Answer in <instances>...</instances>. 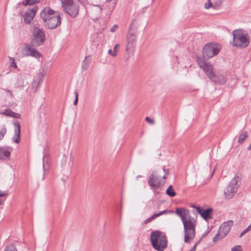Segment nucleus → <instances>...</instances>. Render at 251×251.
<instances>
[{
  "label": "nucleus",
  "instance_id": "1",
  "mask_svg": "<svg viewBox=\"0 0 251 251\" xmlns=\"http://www.w3.org/2000/svg\"><path fill=\"white\" fill-rule=\"evenodd\" d=\"M175 213L181 218L184 228V241L190 243L196 235V227L197 224V214L196 217H191L189 209L184 207H177Z\"/></svg>",
  "mask_w": 251,
  "mask_h": 251
},
{
  "label": "nucleus",
  "instance_id": "2",
  "mask_svg": "<svg viewBox=\"0 0 251 251\" xmlns=\"http://www.w3.org/2000/svg\"><path fill=\"white\" fill-rule=\"evenodd\" d=\"M40 17L43 21L45 27L48 29H55L61 24L62 18L59 12L49 6L44 7L41 11Z\"/></svg>",
  "mask_w": 251,
  "mask_h": 251
},
{
  "label": "nucleus",
  "instance_id": "3",
  "mask_svg": "<svg viewBox=\"0 0 251 251\" xmlns=\"http://www.w3.org/2000/svg\"><path fill=\"white\" fill-rule=\"evenodd\" d=\"M153 248L158 251H163L167 247V237L164 232L159 230H154L150 237Z\"/></svg>",
  "mask_w": 251,
  "mask_h": 251
},
{
  "label": "nucleus",
  "instance_id": "4",
  "mask_svg": "<svg viewBox=\"0 0 251 251\" xmlns=\"http://www.w3.org/2000/svg\"><path fill=\"white\" fill-rule=\"evenodd\" d=\"M232 45L240 49L248 47L250 44V39L247 34L243 32L242 29H235L232 32Z\"/></svg>",
  "mask_w": 251,
  "mask_h": 251
},
{
  "label": "nucleus",
  "instance_id": "5",
  "mask_svg": "<svg viewBox=\"0 0 251 251\" xmlns=\"http://www.w3.org/2000/svg\"><path fill=\"white\" fill-rule=\"evenodd\" d=\"M221 49L220 44L215 42H210L204 46L202 48V57L204 59H208L217 55Z\"/></svg>",
  "mask_w": 251,
  "mask_h": 251
},
{
  "label": "nucleus",
  "instance_id": "6",
  "mask_svg": "<svg viewBox=\"0 0 251 251\" xmlns=\"http://www.w3.org/2000/svg\"><path fill=\"white\" fill-rule=\"evenodd\" d=\"M62 7L65 12L72 18H75L79 13V4L73 0H64L61 1Z\"/></svg>",
  "mask_w": 251,
  "mask_h": 251
},
{
  "label": "nucleus",
  "instance_id": "7",
  "mask_svg": "<svg viewBox=\"0 0 251 251\" xmlns=\"http://www.w3.org/2000/svg\"><path fill=\"white\" fill-rule=\"evenodd\" d=\"M241 174L237 173L226 187L224 191L225 197L227 199H230L234 196V194L238 190L237 183L241 179Z\"/></svg>",
  "mask_w": 251,
  "mask_h": 251
},
{
  "label": "nucleus",
  "instance_id": "8",
  "mask_svg": "<svg viewBox=\"0 0 251 251\" xmlns=\"http://www.w3.org/2000/svg\"><path fill=\"white\" fill-rule=\"evenodd\" d=\"M31 43L34 47H39L45 41L46 35L43 29L34 27L32 31V35L30 37Z\"/></svg>",
  "mask_w": 251,
  "mask_h": 251
},
{
  "label": "nucleus",
  "instance_id": "9",
  "mask_svg": "<svg viewBox=\"0 0 251 251\" xmlns=\"http://www.w3.org/2000/svg\"><path fill=\"white\" fill-rule=\"evenodd\" d=\"M34 47L31 43H25L24 48L22 50L23 56H31L36 59L40 58L42 54Z\"/></svg>",
  "mask_w": 251,
  "mask_h": 251
},
{
  "label": "nucleus",
  "instance_id": "10",
  "mask_svg": "<svg viewBox=\"0 0 251 251\" xmlns=\"http://www.w3.org/2000/svg\"><path fill=\"white\" fill-rule=\"evenodd\" d=\"M165 181L160 180V176H158L156 171H153L148 180L149 185L153 189H157L164 186Z\"/></svg>",
  "mask_w": 251,
  "mask_h": 251
},
{
  "label": "nucleus",
  "instance_id": "11",
  "mask_svg": "<svg viewBox=\"0 0 251 251\" xmlns=\"http://www.w3.org/2000/svg\"><path fill=\"white\" fill-rule=\"evenodd\" d=\"M209 75L208 78L214 83L218 84H225L227 80L226 73L223 71H218L216 73L214 71L212 74H210Z\"/></svg>",
  "mask_w": 251,
  "mask_h": 251
},
{
  "label": "nucleus",
  "instance_id": "12",
  "mask_svg": "<svg viewBox=\"0 0 251 251\" xmlns=\"http://www.w3.org/2000/svg\"><path fill=\"white\" fill-rule=\"evenodd\" d=\"M192 207L197 210V212L204 220L207 221L208 219H212V214L213 212V209L212 208L203 209L201 207L196 206L194 204Z\"/></svg>",
  "mask_w": 251,
  "mask_h": 251
},
{
  "label": "nucleus",
  "instance_id": "13",
  "mask_svg": "<svg viewBox=\"0 0 251 251\" xmlns=\"http://www.w3.org/2000/svg\"><path fill=\"white\" fill-rule=\"evenodd\" d=\"M233 221L229 220L223 223L219 227L218 232L221 233V238L225 237L229 233L233 226Z\"/></svg>",
  "mask_w": 251,
  "mask_h": 251
},
{
  "label": "nucleus",
  "instance_id": "14",
  "mask_svg": "<svg viewBox=\"0 0 251 251\" xmlns=\"http://www.w3.org/2000/svg\"><path fill=\"white\" fill-rule=\"evenodd\" d=\"M136 22V20L133 19L132 23L130 25L128 32L126 34V41L127 42L133 43L136 44V29H134V24Z\"/></svg>",
  "mask_w": 251,
  "mask_h": 251
},
{
  "label": "nucleus",
  "instance_id": "15",
  "mask_svg": "<svg viewBox=\"0 0 251 251\" xmlns=\"http://www.w3.org/2000/svg\"><path fill=\"white\" fill-rule=\"evenodd\" d=\"M37 9L38 7L36 6L25 12L24 14V22L25 24L29 25L31 23L36 15Z\"/></svg>",
  "mask_w": 251,
  "mask_h": 251
},
{
  "label": "nucleus",
  "instance_id": "16",
  "mask_svg": "<svg viewBox=\"0 0 251 251\" xmlns=\"http://www.w3.org/2000/svg\"><path fill=\"white\" fill-rule=\"evenodd\" d=\"M13 124L14 126V135L12 137V140L14 143L18 144L20 142L21 126L17 120L13 121Z\"/></svg>",
  "mask_w": 251,
  "mask_h": 251
},
{
  "label": "nucleus",
  "instance_id": "17",
  "mask_svg": "<svg viewBox=\"0 0 251 251\" xmlns=\"http://www.w3.org/2000/svg\"><path fill=\"white\" fill-rule=\"evenodd\" d=\"M12 148L9 146H0V160H5L9 158Z\"/></svg>",
  "mask_w": 251,
  "mask_h": 251
},
{
  "label": "nucleus",
  "instance_id": "18",
  "mask_svg": "<svg viewBox=\"0 0 251 251\" xmlns=\"http://www.w3.org/2000/svg\"><path fill=\"white\" fill-rule=\"evenodd\" d=\"M45 73L44 72H41L38 74V75L35 77L34 81L32 83V86L35 92L36 91L38 85L42 83L43 78L44 77Z\"/></svg>",
  "mask_w": 251,
  "mask_h": 251
},
{
  "label": "nucleus",
  "instance_id": "19",
  "mask_svg": "<svg viewBox=\"0 0 251 251\" xmlns=\"http://www.w3.org/2000/svg\"><path fill=\"white\" fill-rule=\"evenodd\" d=\"M1 114L17 119L21 118V115L20 114L15 113L11 110H5L4 111L2 112Z\"/></svg>",
  "mask_w": 251,
  "mask_h": 251
},
{
  "label": "nucleus",
  "instance_id": "20",
  "mask_svg": "<svg viewBox=\"0 0 251 251\" xmlns=\"http://www.w3.org/2000/svg\"><path fill=\"white\" fill-rule=\"evenodd\" d=\"M202 69L208 77V76H210V74H212L214 72L213 70V66L208 62L206 63V64L205 65V66H203L202 68Z\"/></svg>",
  "mask_w": 251,
  "mask_h": 251
},
{
  "label": "nucleus",
  "instance_id": "21",
  "mask_svg": "<svg viewBox=\"0 0 251 251\" xmlns=\"http://www.w3.org/2000/svg\"><path fill=\"white\" fill-rule=\"evenodd\" d=\"M248 137V133L246 131H243L241 133L238 137V142L240 144H242L245 140Z\"/></svg>",
  "mask_w": 251,
  "mask_h": 251
},
{
  "label": "nucleus",
  "instance_id": "22",
  "mask_svg": "<svg viewBox=\"0 0 251 251\" xmlns=\"http://www.w3.org/2000/svg\"><path fill=\"white\" fill-rule=\"evenodd\" d=\"M91 58L90 56H87L82 63V68L83 70H86L90 64Z\"/></svg>",
  "mask_w": 251,
  "mask_h": 251
},
{
  "label": "nucleus",
  "instance_id": "23",
  "mask_svg": "<svg viewBox=\"0 0 251 251\" xmlns=\"http://www.w3.org/2000/svg\"><path fill=\"white\" fill-rule=\"evenodd\" d=\"M135 46V43L127 42L126 51L128 53H132L134 51Z\"/></svg>",
  "mask_w": 251,
  "mask_h": 251
},
{
  "label": "nucleus",
  "instance_id": "24",
  "mask_svg": "<svg viewBox=\"0 0 251 251\" xmlns=\"http://www.w3.org/2000/svg\"><path fill=\"white\" fill-rule=\"evenodd\" d=\"M166 194L170 197H174L176 195V193L173 189V186L170 185L166 190Z\"/></svg>",
  "mask_w": 251,
  "mask_h": 251
},
{
  "label": "nucleus",
  "instance_id": "25",
  "mask_svg": "<svg viewBox=\"0 0 251 251\" xmlns=\"http://www.w3.org/2000/svg\"><path fill=\"white\" fill-rule=\"evenodd\" d=\"M106 2L108 3L109 4V6H110V7L109 8V10L110 11H112L115 6H116V3H117V0H106Z\"/></svg>",
  "mask_w": 251,
  "mask_h": 251
},
{
  "label": "nucleus",
  "instance_id": "26",
  "mask_svg": "<svg viewBox=\"0 0 251 251\" xmlns=\"http://www.w3.org/2000/svg\"><path fill=\"white\" fill-rule=\"evenodd\" d=\"M4 251H18V250L15 245L10 244L4 248Z\"/></svg>",
  "mask_w": 251,
  "mask_h": 251
},
{
  "label": "nucleus",
  "instance_id": "27",
  "mask_svg": "<svg viewBox=\"0 0 251 251\" xmlns=\"http://www.w3.org/2000/svg\"><path fill=\"white\" fill-rule=\"evenodd\" d=\"M7 132V128L5 125H4L0 129V141L2 140Z\"/></svg>",
  "mask_w": 251,
  "mask_h": 251
},
{
  "label": "nucleus",
  "instance_id": "28",
  "mask_svg": "<svg viewBox=\"0 0 251 251\" xmlns=\"http://www.w3.org/2000/svg\"><path fill=\"white\" fill-rule=\"evenodd\" d=\"M197 62L200 68H202L203 66H205V65L206 63V61H204L202 58L201 57H197Z\"/></svg>",
  "mask_w": 251,
  "mask_h": 251
},
{
  "label": "nucleus",
  "instance_id": "29",
  "mask_svg": "<svg viewBox=\"0 0 251 251\" xmlns=\"http://www.w3.org/2000/svg\"><path fill=\"white\" fill-rule=\"evenodd\" d=\"M204 8L206 9H208L210 8H213L215 9V6L213 5L210 0H208V1L204 4Z\"/></svg>",
  "mask_w": 251,
  "mask_h": 251
},
{
  "label": "nucleus",
  "instance_id": "30",
  "mask_svg": "<svg viewBox=\"0 0 251 251\" xmlns=\"http://www.w3.org/2000/svg\"><path fill=\"white\" fill-rule=\"evenodd\" d=\"M35 3H36V1L35 0H25L22 2V4L24 6L30 5Z\"/></svg>",
  "mask_w": 251,
  "mask_h": 251
},
{
  "label": "nucleus",
  "instance_id": "31",
  "mask_svg": "<svg viewBox=\"0 0 251 251\" xmlns=\"http://www.w3.org/2000/svg\"><path fill=\"white\" fill-rule=\"evenodd\" d=\"M174 213V211L171 210H164L162 211H160L158 213H156L157 217H159L163 214H169V213Z\"/></svg>",
  "mask_w": 251,
  "mask_h": 251
},
{
  "label": "nucleus",
  "instance_id": "32",
  "mask_svg": "<svg viewBox=\"0 0 251 251\" xmlns=\"http://www.w3.org/2000/svg\"><path fill=\"white\" fill-rule=\"evenodd\" d=\"M157 217H157V215L156 213L154 214L151 216L150 217H149L148 219H147L144 221V223L146 224H147V223H149L151 222L152 220H154V219H155Z\"/></svg>",
  "mask_w": 251,
  "mask_h": 251
},
{
  "label": "nucleus",
  "instance_id": "33",
  "mask_svg": "<svg viewBox=\"0 0 251 251\" xmlns=\"http://www.w3.org/2000/svg\"><path fill=\"white\" fill-rule=\"evenodd\" d=\"M157 217H157V215L156 213L154 214L151 216L150 217H149L148 219H147L144 221V223L146 224H147V223H149L151 222L152 220H154V219H155Z\"/></svg>",
  "mask_w": 251,
  "mask_h": 251
},
{
  "label": "nucleus",
  "instance_id": "34",
  "mask_svg": "<svg viewBox=\"0 0 251 251\" xmlns=\"http://www.w3.org/2000/svg\"><path fill=\"white\" fill-rule=\"evenodd\" d=\"M223 238H221V233H220L218 231L217 234L215 235V236L213 238V242H216L219 240L223 239Z\"/></svg>",
  "mask_w": 251,
  "mask_h": 251
},
{
  "label": "nucleus",
  "instance_id": "35",
  "mask_svg": "<svg viewBox=\"0 0 251 251\" xmlns=\"http://www.w3.org/2000/svg\"><path fill=\"white\" fill-rule=\"evenodd\" d=\"M17 83H18V87H22L24 86V79L22 77H19L17 79Z\"/></svg>",
  "mask_w": 251,
  "mask_h": 251
},
{
  "label": "nucleus",
  "instance_id": "36",
  "mask_svg": "<svg viewBox=\"0 0 251 251\" xmlns=\"http://www.w3.org/2000/svg\"><path fill=\"white\" fill-rule=\"evenodd\" d=\"M75 100L74 101V105H76L77 104L78 100V92H77V91H76V90L75 91Z\"/></svg>",
  "mask_w": 251,
  "mask_h": 251
},
{
  "label": "nucleus",
  "instance_id": "37",
  "mask_svg": "<svg viewBox=\"0 0 251 251\" xmlns=\"http://www.w3.org/2000/svg\"><path fill=\"white\" fill-rule=\"evenodd\" d=\"M163 170L164 173V176H163V179H166L169 173V170L168 169H165V166L163 167Z\"/></svg>",
  "mask_w": 251,
  "mask_h": 251
},
{
  "label": "nucleus",
  "instance_id": "38",
  "mask_svg": "<svg viewBox=\"0 0 251 251\" xmlns=\"http://www.w3.org/2000/svg\"><path fill=\"white\" fill-rule=\"evenodd\" d=\"M10 59L12 60V61L10 63V66L11 67H12V68H17V64L15 61V59L13 58H12V57H10Z\"/></svg>",
  "mask_w": 251,
  "mask_h": 251
},
{
  "label": "nucleus",
  "instance_id": "39",
  "mask_svg": "<svg viewBox=\"0 0 251 251\" xmlns=\"http://www.w3.org/2000/svg\"><path fill=\"white\" fill-rule=\"evenodd\" d=\"M119 47H120V44H116L114 46V48H113V57H115L117 55V49Z\"/></svg>",
  "mask_w": 251,
  "mask_h": 251
},
{
  "label": "nucleus",
  "instance_id": "40",
  "mask_svg": "<svg viewBox=\"0 0 251 251\" xmlns=\"http://www.w3.org/2000/svg\"><path fill=\"white\" fill-rule=\"evenodd\" d=\"M231 251H242L241 246L240 245L235 246L232 248Z\"/></svg>",
  "mask_w": 251,
  "mask_h": 251
},
{
  "label": "nucleus",
  "instance_id": "41",
  "mask_svg": "<svg viewBox=\"0 0 251 251\" xmlns=\"http://www.w3.org/2000/svg\"><path fill=\"white\" fill-rule=\"evenodd\" d=\"M145 120L151 125H153L155 123V121L153 119H151L149 117H147L145 119Z\"/></svg>",
  "mask_w": 251,
  "mask_h": 251
},
{
  "label": "nucleus",
  "instance_id": "42",
  "mask_svg": "<svg viewBox=\"0 0 251 251\" xmlns=\"http://www.w3.org/2000/svg\"><path fill=\"white\" fill-rule=\"evenodd\" d=\"M7 195H8L7 191H1L0 190V198L5 197V196H7Z\"/></svg>",
  "mask_w": 251,
  "mask_h": 251
},
{
  "label": "nucleus",
  "instance_id": "43",
  "mask_svg": "<svg viewBox=\"0 0 251 251\" xmlns=\"http://www.w3.org/2000/svg\"><path fill=\"white\" fill-rule=\"evenodd\" d=\"M118 25H114L112 27H111L110 31L111 32H114L116 29L118 28Z\"/></svg>",
  "mask_w": 251,
  "mask_h": 251
},
{
  "label": "nucleus",
  "instance_id": "44",
  "mask_svg": "<svg viewBox=\"0 0 251 251\" xmlns=\"http://www.w3.org/2000/svg\"><path fill=\"white\" fill-rule=\"evenodd\" d=\"M201 242V240H199L197 241V242L194 245V246L191 248V250L193 251H195L196 249V247Z\"/></svg>",
  "mask_w": 251,
  "mask_h": 251
},
{
  "label": "nucleus",
  "instance_id": "45",
  "mask_svg": "<svg viewBox=\"0 0 251 251\" xmlns=\"http://www.w3.org/2000/svg\"><path fill=\"white\" fill-rule=\"evenodd\" d=\"M209 232V230H207V231H206L205 232H204L203 234L202 235L201 238L199 239V240H201H201L204 238L208 234V233Z\"/></svg>",
  "mask_w": 251,
  "mask_h": 251
},
{
  "label": "nucleus",
  "instance_id": "46",
  "mask_svg": "<svg viewBox=\"0 0 251 251\" xmlns=\"http://www.w3.org/2000/svg\"><path fill=\"white\" fill-rule=\"evenodd\" d=\"M56 15L55 14H52L51 15H49L47 14V16L46 17V20L48 21V19H50V18L53 17Z\"/></svg>",
  "mask_w": 251,
  "mask_h": 251
},
{
  "label": "nucleus",
  "instance_id": "47",
  "mask_svg": "<svg viewBox=\"0 0 251 251\" xmlns=\"http://www.w3.org/2000/svg\"><path fill=\"white\" fill-rule=\"evenodd\" d=\"M250 230H251V226H249L247 228H246L245 230H244V232L246 233H247L248 232H249Z\"/></svg>",
  "mask_w": 251,
  "mask_h": 251
},
{
  "label": "nucleus",
  "instance_id": "48",
  "mask_svg": "<svg viewBox=\"0 0 251 251\" xmlns=\"http://www.w3.org/2000/svg\"><path fill=\"white\" fill-rule=\"evenodd\" d=\"M108 52L110 55L113 57V50H109Z\"/></svg>",
  "mask_w": 251,
  "mask_h": 251
},
{
  "label": "nucleus",
  "instance_id": "49",
  "mask_svg": "<svg viewBox=\"0 0 251 251\" xmlns=\"http://www.w3.org/2000/svg\"><path fill=\"white\" fill-rule=\"evenodd\" d=\"M78 2H79L82 4H84L85 3L86 0H77Z\"/></svg>",
  "mask_w": 251,
  "mask_h": 251
},
{
  "label": "nucleus",
  "instance_id": "50",
  "mask_svg": "<svg viewBox=\"0 0 251 251\" xmlns=\"http://www.w3.org/2000/svg\"><path fill=\"white\" fill-rule=\"evenodd\" d=\"M246 233L244 232V231H243L240 234V236H239V237H242L243 236H244Z\"/></svg>",
  "mask_w": 251,
  "mask_h": 251
},
{
  "label": "nucleus",
  "instance_id": "51",
  "mask_svg": "<svg viewBox=\"0 0 251 251\" xmlns=\"http://www.w3.org/2000/svg\"><path fill=\"white\" fill-rule=\"evenodd\" d=\"M6 92H7V93L10 94L11 95H12V92H11V91L10 90H6Z\"/></svg>",
  "mask_w": 251,
  "mask_h": 251
},
{
  "label": "nucleus",
  "instance_id": "52",
  "mask_svg": "<svg viewBox=\"0 0 251 251\" xmlns=\"http://www.w3.org/2000/svg\"><path fill=\"white\" fill-rule=\"evenodd\" d=\"M248 150H251V144L250 145V146L248 147Z\"/></svg>",
  "mask_w": 251,
  "mask_h": 251
},
{
  "label": "nucleus",
  "instance_id": "53",
  "mask_svg": "<svg viewBox=\"0 0 251 251\" xmlns=\"http://www.w3.org/2000/svg\"><path fill=\"white\" fill-rule=\"evenodd\" d=\"M36 1V3H37V2H40L41 1H42V0H35Z\"/></svg>",
  "mask_w": 251,
  "mask_h": 251
},
{
  "label": "nucleus",
  "instance_id": "54",
  "mask_svg": "<svg viewBox=\"0 0 251 251\" xmlns=\"http://www.w3.org/2000/svg\"><path fill=\"white\" fill-rule=\"evenodd\" d=\"M61 180H62V181L64 183H65V182H66V180H65V178H62V179H61Z\"/></svg>",
  "mask_w": 251,
  "mask_h": 251
},
{
  "label": "nucleus",
  "instance_id": "55",
  "mask_svg": "<svg viewBox=\"0 0 251 251\" xmlns=\"http://www.w3.org/2000/svg\"><path fill=\"white\" fill-rule=\"evenodd\" d=\"M2 204V201L0 200V205Z\"/></svg>",
  "mask_w": 251,
  "mask_h": 251
},
{
  "label": "nucleus",
  "instance_id": "56",
  "mask_svg": "<svg viewBox=\"0 0 251 251\" xmlns=\"http://www.w3.org/2000/svg\"><path fill=\"white\" fill-rule=\"evenodd\" d=\"M96 6H97V7H100V5H97Z\"/></svg>",
  "mask_w": 251,
  "mask_h": 251
},
{
  "label": "nucleus",
  "instance_id": "57",
  "mask_svg": "<svg viewBox=\"0 0 251 251\" xmlns=\"http://www.w3.org/2000/svg\"><path fill=\"white\" fill-rule=\"evenodd\" d=\"M137 177H141V176H138Z\"/></svg>",
  "mask_w": 251,
  "mask_h": 251
},
{
  "label": "nucleus",
  "instance_id": "58",
  "mask_svg": "<svg viewBox=\"0 0 251 251\" xmlns=\"http://www.w3.org/2000/svg\"><path fill=\"white\" fill-rule=\"evenodd\" d=\"M43 168H44H44H45V167H44V163H43Z\"/></svg>",
  "mask_w": 251,
  "mask_h": 251
},
{
  "label": "nucleus",
  "instance_id": "59",
  "mask_svg": "<svg viewBox=\"0 0 251 251\" xmlns=\"http://www.w3.org/2000/svg\"><path fill=\"white\" fill-rule=\"evenodd\" d=\"M60 0L62 1H63L64 0Z\"/></svg>",
  "mask_w": 251,
  "mask_h": 251
}]
</instances>
